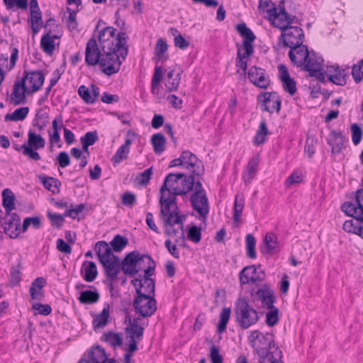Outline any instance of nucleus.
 Returning a JSON list of instances; mask_svg holds the SVG:
<instances>
[{
    "mask_svg": "<svg viewBox=\"0 0 363 363\" xmlns=\"http://www.w3.org/2000/svg\"><path fill=\"white\" fill-rule=\"evenodd\" d=\"M106 52L99 49L96 39L92 38L88 40L86 45L85 62L91 66L99 64L102 72L110 76L120 70L122 62L118 53Z\"/></svg>",
    "mask_w": 363,
    "mask_h": 363,
    "instance_id": "f257e3e1",
    "label": "nucleus"
},
{
    "mask_svg": "<svg viewBox=\"0 0 363 363\" xmlns=\"http://www.w3.org/2000/svg\"><path fill=\"white\" fill-rule=\"evenodd\" d=\"M196 181L193 175L186 176L183 173L167 174L160 189V198L169 203L177 202V195H186L191 191Z\"/></svg>",
    "mask_w": 363,
    "mask_h": 363,
    "instance_id": "f03ea898",
    "label": "nucleus"
},
{
    "mask_svg": "<svg viewBox=\"0 0 363 363\" xmlns=\"http://www.w3.org/2000/svg\"><path fill=\"white\" fill-rule=\"evenodd\" d=\"M341 208L347 215L354 218L346 220L343 224V230L358 235L363 239V182L362 188L356 191L355 201L345 202Z\"/></svg>",
    "mask_w": 363,
    "mask_h": 363,
    "instance_id": "7ed1b4c3",
    "label": "nucleus"
},
{
    "mask_svg": "<svg viewBox=\"0 0 363 363\" xmlns=\"http://www.w3.org/2000/svg\"><path fill=\"white\" fill-rule=\"evenodd\" d=\"M116 29L108 26L102 29L99 33V46L102 52L118 53L119 58L123 60L128 55L127 35L125 33H116Z\"/></svg>",
    "mask_w": 363,
    "mask_h": 363,
    "instance_id": "20e7f679",
    "label": "nucleus"
},
{
    "mask_svg": "<svg viewBox=\"0 0 363 363\" xmlns=\"http://www.w3.org/2000/svg\"><path fill=\"white\" fill-rule=\"evenodd\" d=\"M235 320L242 329L246 330L255 325L259 320L257 311L243 297L239 298L235 304Z\"/></svg>",
    "mask_w": 363,
    "mask_h": 363,
    "instance_id": "39448f33",
    "label": "nucleus"
},
{
    "mask_svg": "<svg viewBox=\"0 0 363 363\" xmlns=\"http://www.w3.org/2000/svg\"><path fill=\"white\" fill-rule=\"evenodd\" d=\"M249 340L257 351L259 359L267 357L269 354L272 356V352H274V348L280 350L274 343V336L272 333H262L258 330H254L250 335Z\"/></svg>",
    "mask_w": 363,
    "mask_h": 363,
    "instance_id": "423d86ee",
    "label": "nucleus"
},
{
    "mask_svg": "<svg viewBox=\"0 0 363 363\" xmlns=\"http://www.w3.org/2000/svg\"><path fill=\"white\" fill-rule=\"evenodd\" d=\"M150 263L149 267L145 269V274L139 275L138 278L131 281L135 286L138 295L155 296V281L150 278L155 269V262L152 258L145 257Z\"/></svg>",
    "mask_w": 363,
    "mask_h": 363,
    "instance_id": "0eeeda50",
    "label": "nucleus"
},
{
    "mask_svg": "<svg viewBox=\"0 0 363 363\" xmlns=\"http://www.w3.org/2000/svg\"><path fill=\"white\" fill-rule=\"evenodd\" d=\"M145 257L152 258L147 255H141L138 251H133L127 254L121 262L122 270L125 274L135 276L140 271L147 269L150 263Z\"/></svg>",
    "mask_w": 363,
    "mask_h": 363,
    "instance_id": "6e6552de",
    "label": "nucleus"
},
{
    "mask_svg": "<svg viewBox=\"0 0 363 363\" xmlns=\"http://www.w3.org/2000/svg\"><path fill=\"white\" fill-rule=\"evenodd\" d=\"M269 15V20L279 29L284 30L294 22L296 16L287 13L284 7V0L279 2L278 6L273 4V7L266 10Z\"/></svg>",
    "mask_w": 363,
    "mask_h": 363,
    "instance_id": "1a4fd4ad",
    "label": "nucleus"
},
{
    "mask_svg": "<svg viewBox=\"0 0 363 363\" xmlns=\"http://www.w3.org/2000/svg\"><path fill=\"white\" fill-rule=\"evenodd\" d=\"M168 201L164 200L163 198L159 199L160 205V216L163 218L164 225H174L175 224L180 225L181 237L184 240V234L183 232V221L181 216L179 215V208L176 203H168Z\"/></svg>",
    "mask_w": 363,
    "mask_h": 363,
    "instance_id": "9d476101",
    "label": "nucleus"
},
{
    "mask_svg": "<svg viewBox=\"0 0 363 363\" xmlns=\"http://www.w3.org/2000/svg\"><path fill=\"white\" fill-rule=\"evenodd\" d=\"M190 196L191 206L201 217L206 218L209 213L208 199L200 181H196L191 189Z\"/></svg>",
    "mask_w": 363,
    "mask_h": 363,
    "instance_id": "9b49d317",
    "label": "nucleus"
},
{
    "mask_svg": "<svg viewBox=\"0 0 363 363\" xmlns=\"http://www.w3.org/2000/svg\"><path fill=\"white\" fill-rule=\"evenodd\" d=\"M45 146V139L40 135H37L33 130H29L27 143L23 145V155L30 160L38 161L40 160V156L36 150L43 148Z\"/></svg>",
    "mask_w": 363,
    "mask_h": 363,
    "instance_id": "f8f14e48",
    "label": "nucleus"
},
{
    "mask_svg": "<svg viewBox=\"0 0 363 363\" xmlns=\"http://www.w3.org/2000/svg\"><path fill=\"white\" fill-rule=\"evenodd\" d=\"M136 313L143 317H150L157 310V302L154 296L138 295L133 301Z\"/></svg>",
    "mask_w": 363,
    "mask_h": 363,
    "instance_id": "ddd939ff",
    "label": "nucleus"
},
{
    "mask_svg": "<svg viewBox=\"0 0 363 363\" xmlns=\"http://www.w3.org/2000/svg\"><path fill=\"white\" fill-rule=\"evenodd\" d=\"M303 38V31L300 27L289 26L282 30L279 42L281 41L284 47L291 48L302 44Z\"/></svg>",
    "mask_w": 363,
    "mask_h": 363,
    "instance_id": "4468645a",
    "label": "nucleus"
},
{
    "mask_svg": "<svg viewBox=\"0 0 363 363\" xmlns=\"http://www.w3.org/2000/svg\"><path fill=\"white\" fill-rule=\"evenodd\" d=\"M323 60L314 52H311L308 57L303 64V69L309 72L311 77L316 78L320 82L325 81V74L323 72Z\"/></svg>",
    "mask_w": 363,
    "mask_h": 363,
    "instance_id": "2eb2a0df",
    "label": "nucleus"
},
{
    "mask_svg": "<svg viewBox=\"0 0 363 363\" xmlns=\"http://www.w3.org/2000/svg\"><path fill=\"white\" fill-rule=\"evenodd\" d=\"M181 156L182 167L196 176L202 175L204 173L203 162L191 152L189 150L183 151Z\"/></svg>",
    "mask_w": 363,
    "mask_h": 363,
    "instance_id": "dca6fc26",
    "label": "nucleus"
},
{
    "mask_svg": "<svg viewBox=\"0 0 363 363\" xmlns=\"http://www.w3.org/2000/svg\"><path fill=\"white\" fill-rule=\"evenodd\" d=\"M21 80L24 81V84H26L28 91L31 94L36 92L41 88L45 81V77L40 70H24L23 77Z\"/></svg>",
    "mask_w": 363,
    "mask_h": 363,
    "instance_id": "f3484780",
    "label": "nucleus"
},
{
    "mask_svg": "<svg viewBox=\"0 0 363 363\" xmlns=\"http://www.w3.org/2000/svg\"><path fill=\"white\" fill-rule=\"evenodd\" d=\"M259 98L262 111L269 113H272L274 111L279 112L281 101L277 93L266 92L260 95Z\"/></svg>",
    "mask_w": 363,
    "mask_h": 363,
    "instance_id": "a211bd4d",
    "label": "nucleus"
},
{
    "mask_svg": "<svg viewBox=\"0 0 363 363\" xmlns=\"http://www.w3.org/2000/svg\"><path fill=\"white\" fill-rule=\"evenodd\" d=\"M248 78L251 83L262 89H266L270 84L269 77L266 71L256 66L250 68Z\"/></svg>",
    "mask_w": 363,
    "mask_h": 363,
    "instance_id": "6ab92c4d",
    "label": "nucleus"
},
{
    "mask_svg": "<svg viewBox=\"0 0 363 363\" xmlns=\"http://www.w3.org/2000/svg\"><path fill=\"white\" fill-rule=\"evenodd\" d=\"M237 30L245 39L242 43L243 50H245L247 55H252L254 52L252 43L256 38L255 35L245 23L238 24L237 26Z\"/></svg>",
    "mask_w": 363,
    "mask_h": 363,
    "instance_id": "aec40b11",
    "label": "nucleus"
},
{
    "mask_svg": "<svg viewBox=\"0 0 363 363\" xmlns=\"http://www.w3.org/2000/svg\"><path fill=\"white\" fill-rule=\"evenodd\" d=\"M30 94L23 80L17 79L13 84L10 102L14 105L23 104L26 102V94Z\"/></svg>",
    "mask_w": 363,
    "mask_h": 363,
    "instance_id": "412c9836",
    "label": "nucleus"
},
{
    "mask_svg": "<svg viewBox=\"0 0 363 363\" xmlns=\"http://www.w3.org/2000/svg\"><path fill=\"white\" fill-rule=\"evenodd\" d=\"M10 218L6 220L2 223L4 233L7 234L11 238H16L21 233L20 222L21 219L19 216L16 213H11Z\"/></svg>",
    "mask_w": 363,
    "mask_h": 363,
    "instance_id": "4be33fe9",
    "label": "nucleus"
},
{
    "mask_svg": "<svg viewBox=\"0 0 363 363\" xmlns=\"http://www.w3.org/2000/svg\"><path fill=\"white\" fill-rule=\"evenodd\" d=\"M310 53L311 52L308 51V48L302 43L298 46L291 47L289 52V57L294 65L302 66Z\"/></svg>",
    "mask_w": 363,
    "mask_h": 363,
    "instance_id": "5701e85b",
    "label": "nucleus"
},
{
    "mask_svg": "<svg viewBox=\"0 0 363 363\" xmlns=\"http://www.w3.org/2000/svg\"><path fill=\"white\" fill-rule=\"evenodd\" d=\"M255 298L257 301H260L267 308H272L276 301V296L274 294V291L267 286L257 289L255 294Z\"/></svg>",
    "mask_w": 363,
    "mask_h": 363,
    "instance_id": "b1692460",
    "label": "nucleus"
},
{
    "mask_svg": "<svg viewBox=\"0 0 363 363\" xmlns=\"http://www.w3.org/2000/svg\"><path fill=\"white\" fill-rule=\"evenodd\" d=\"M278 68L284 90L293 96L296 92V82L290 77L287 67L284 65H279Z\"/></svg>",
    "mask_w": 363,
    "mask_h": 363,
    "instance_id": "393cba45",
    "label": "nucleus"
},
{
    "mask_svg": "<svg viewBox=\"0 0 363 363\" xmlns=\"http://www.w3.org/2000/svg\"><path fill=\"white\" fill-rule=\"evenodd\" d=\"M104 268L105 274L108 279L113 281L116 279L118 274L121 271V263L119 257L117 256L108 260L106 263H101Z\"/></svg>",
    "mask_w": 363,
    "mask_h": 363,
    "instance_id": "a878e982",
    "label": "nucleus"
},
{
    "mask_svg": "<svg viewBox=\"0 0 363 363\" xmlns=\"http://www.w3.org/2000/svg\"><path fill=\"white\" fill-rule=\"evenodd\" d=\"M95 251L99 257L100 263H106L108 260L116 257L112 249L106 241H99L95 244Z\"/></svg>",
    "mask_w": 363,
    "mask_h": 363,
    "instance_id": "bb28decb",
    "label": "nucleus"
},
{
    "mask_svg": "<svg viewBox=\"0 0 363 363\" xmlns=\"http://www.w3.org/2000/svg\"><path fill=\"white\" fill-rule=\"evenodd\" d=\"M81 274L86 281H94L98 275L96 264L92 261H85L82 265Z\"/></svg>",
    "mask_w": 363,
    "mask_h": 363,
    "instance_id": "cd10ccee",
    "label": "nucleus"
},
{
    "mask_svg": "<svg viewBox=\"0 0 363 363\" xmlns=\"http://www.w3.org/2000/svg\"><path fill=\"white\" fill-rule=\"evenodd\" d=\"M132 144V140L127 138L125 143L122 145L116 151V154L112 157L111 161L114 166L121 163L123 160L128 157L130 152V146Z\"/></svg>",
    "mask_w": 363,
    "mask_h": 363,
    "instance_id": "c85d7f7f",
    "label": "nucleus"
},
{
    "mask_svg": "<svg viewBox=\"0 0 363 363\" xmlns=\"http://www.w3.org/2000/svg\"><path fill=\"white\" fill-rule=\"evenodd\" d=\"M43 186L54 194L60 193L61 182L55 177L40 174L38 176Z\"/></svg>",
    "mask_w": 363,
    "mask_h": 363,
    "instance_id": "c756f323",
    "label": "nucleus"
},
{
    "mask_svg": "<svg viewBox=\"0 0 363 363\" xmlns=\"http://www.w3.org/2000/svg\"><path fill=\"white\" fill-rule=\"evenodd\" d=\"M256 271L257 269L254 265L248 266L242 269L239 274L240 284L243 285L250 282L256 283L260 281V278L254 276Z\"/></svg>",
    "mask_w": 363,
    "mask_h": 363,
    "instance_id": "7c9ffc66",
    "label": "nucleus"
},
{
    "mask_svg": "<svg viewBox=\"0 0 363 363\" xmlns=\"http://www.w3.org/2000/svg\"><path fill=\"white\" fill-rule=\"evenodd\" d=\"M328 143L332 148V152L338 154L343 147L344 138L340 132L333 130L328 139Z\"/></svg>",
    "mask_w": 363,
    "mask_h": 363,
    "instance_id": "2f4dec72",
    "label": "nucleus"
},
{
    "mask_svg": "<svg viewBox=\"0 0 363 363\" xmlns=\"http://www.w3.org/2000/svg\"><path fill=\"white\" fill-rule=\"evenodd\" d=\"M51 31L48 32L44 35L40 40V47L48 55H52L55 50L54 39L58 38L57 35H50Z\"/></svg>",
    "mask_w": 363,
    "mask_h": 363,
    "instance_id": "473e14b6",
    "label": "nucleus"
},
{
    "mask_svg": "<svg viewBox=\"0 0 363 363\" xmlns=\"http://www.w3.org/2000/svg\"><path fill=\"white\" fill-rule=\"evenodd\" d=\"M3 206L7 216L11 213V211L16 208L15 196L9 189H5L2 192Z\"/></svg>",
    "mask_w": 363,
    "mask_h": 363,
    "instance_id": "72a5a7b5",
    "label": "nucleus"
},
{
    "mask_svg": "<svg viewBox=\"0 0 363 363\" xmlns=\"http://www.w3.org/2000/svg\"><path fill=\"white\" fill-rule=\"evenodd\" d=\"M109 313L110 306L109 305H106L103 308L101 313L98 314L93 320L92 325L95 331L98 329L103 328L106 325L109 317Z\"/></svg>",
    "mask_w": 363,
    "mask_h": 363,
    "instance_id": "f704fd0d",
    "label": "nucleus"
},
{
    "mask_svg": "<svg viewBox=\"0 0 363 363\" xmlns=\"http://www.w3.org/2000/svg\"><path fill=\"white\" fill-rule=\"evenodd\" d=\"M45 279L38 277L34 280L30 288V294L32 299L40 300L43 296V288L45 286Z\"/></svg>",
    "mask_w": 363,
    "mask_h": 363,
    "instance_id": "c9c22d12",
    "label": "nucleus"
},
{
    "mask_svg": "<svg viewBox=\"0 0 363 363\" xmlns=\"http://www.w3.org/2000/svg\"><path fill=\"white\" fill-rule=\"evenodd\" d=\"M332 68H333V72L329 75V80L339 86L345 85L347 74L345 69L340 68L338 66L332 67Z\"/></svg>",
    "mask_w": 363,
    "mask_h": 363,
    "instance_id": "e433bc0d",
    "label": "nucleus"
},
{
    "mask_svg": "<svg viewBox=\"0 0 363 363\" xmlns=\"http://www.w3.org/2000/svg\"><path fill=\"white\" fill-rule=\"evenodd\" d=\"M277 238L273 233H267L264 238L265 247L262 250L263 254L272 255L278 247Z\"/></svg>",
    "mask_w": 363,
    "mask_h": 363,
    "instance_id": "4c0bfd02",
    "label": "nucleus"
},
{
    "mask_svg": "<svg viewBox=\"0 0 363 363\" xmlns=\"http://www.w3.org/2000/svg\"><path fill=\"white\" fill-rule=\"evenodd\" d=\"M100 294L95 289L94 291L86 290L82 291L79 297V301L83 304H92L99 301Z\"/></svg>",
    "mask_w": 363,
    "mask_h": 363,
    "instance_id": "58836bf2",
    "label": "nucleus"
},
{
    "mask_svg": "<svg viewBox=\"0 0 363 363\" xmlns=\"http://www.w3.org/2000/svg\"><path fill=\"white\" fill-rule=\"evenodd\" d=\"M258 164L259 160L257 158H253L249 161L247 171L242 175L243 180L246 184L250 183L255 177Z\"/></svg>",
    "mask_w": 363,
    "mask_h": 363,
    "instance_id": "ea45409f",
    "label": "nucleus"
},
{
    "mask_svg": "<svg viewBox=\"0 0 363 363\" xmlns=\"http://www.w3.org/2000/svg\"><path fill=\"white\" fill-rule=\"evenodd\" d=\"M151 143L155 152L160 155L165 150L166 138L162 133H155L151 138Z\"/></svg>",
    "mask_w": 363,
    "mask_h": 363,
    "instance_id": "a19ab883",
    "label": "nucleus"
},
{
    "mask_svg": "<svg viewBox=\"0 0 363 363\" xmlns=\"http://www.w3.org/2000/svg\"><path fill=\"white\" fill-rule=\"evenodd\" d=\"M245 206V199L243 196L237 195L235 199L233 208V220L235 222H240L242 212Z\"/></svg>",
    "mask_w": 363,
    "mask_h": 363,
    "instance_id": "79ce46f5",
    "label": "nucleus"
},
{
    "mask_svg": "<svg viewBox=\"0 0 363 363\" xmlns=\"http://www.w3.org/2000/svg\"><path fill=\"white\" fill-rule=\"evenodd\" d=\"M48 114L46 112L38 111L33 121V125L39 131H42L48 124Z\"/></svg>",
    "mask_w": 363,
    "mask_h": 363,
    "instance_id": "37998d69",
    "label": "nucleus"
},
{
    "mask_svg": "<svg viewBox=\"0 0 363 363\" xmlns=\"http://www.w3.org/2000/svg\"><path fill=\"white\" fill-rule=\"evenodd\" d=\"M29 108L28 107H21L16 109L11 114H6L5 116V121H23L28 114Z\"/></svg>",
    "mask_w": 363,
    "mask_h": 363,
    "instance_id": "c03bdc74",
    "label": "nucleus"
},
{
    "mask_svg": "<svg viewBox=\"0 0 363 363\" xmlns=\"http://www.w3.org/2000/svg\"><path fill=\"white\" fill-rule=\"evenodd\" d=\"M231 310L230 308H223L220 314V320L217 328V331L219 333H223L225 331L227 324L230 317Z\"/></svg>",
    "mask_w": 363,
    "mask_h": 363,
    "instance_id": "a18cd8bd",
    "label": "nucleus"
},
{
    "mask_svg": "<svg viewBox=\"0 0 363 363\" xmlns=\"http://www.w3.org/2000/svg\"><path fill=\"white\" fill-rule=\"evenodd\" d=\"M130 340L140 339L143 335V327L138 324L137 320L130 322V327L127 328Z\"/></svg>",
    "mask_w": 363,
    "mask_h": 363,
    "instance_id": "49530a36",
    "label": "nucleus"
},
{
    "mask_svg": "<svg viewBox=\"0 0 363 363\" xmlns=\"http://www.w3.org/2000/svg\"><path fill=\"white\" fill-rule=\"evenodd\" d=\"M269 133L266 121L264 120L262 121L259 123V128L257 131V133L254 138V143L256 145H259L264 143L265 136Z\"/></svg>",
    "mask_w": 363,
    "mask_h": 363,
    "instance_id": "de8ad7c7",
    "label": "nucleus"
},
{
    "mask_svg": "<svg viewBox=\"0 0 363 363\" xmlns=\"http://www.w3.org/2000/svg\"><path fill=\"white\" fill-rule=\"evenodd\" d=\"M181 81V73H178L175 77H174V72L170 71L167 74V81L166 83V87L169 91H176L179 86Z\"/></svg>",
    "mask_w": 363,
    "mask_h": 363,
    "instance_id": "09e8293b",
    "label": "nucleus"
},
{
    "mask_svg": "<svg viewBox=\"0 0 363 363\" xmlns=\"http://www.w3.org/2000/svg\"><path fill=\"white\" fill-rule=\"evenodd\" d=\"M103 340L114 347H119L123 343L121 336L118 333H115L113 332L105 333L103 336Z\"/></svg>",
    "mask_w": 363,
    "mask_h": 363,
    "instance_id": "8fccbe9b",
    "label": "nucleus"
},
{
    "mask_svg": "<svg viewBox=\"0 0 363 363\" xmlns=\"http://www.w3.org/2000/svg\"><path fill=\"white\" fill-rule=\"evenodd\" d=\"M162 67H156L152 79L151 91L152 94H157L159 90V84L162 79Z\"/></svg>",
    "mask_w": 363,
    "mask_h": 363,
    "instance_id": "3c124183",
    "label": "nucleus"
},
{
    "mask_svg": "<svg viewBox=\"0 0 363 363\" xmlns=\"http://www.w3.org/2000/svg\"><path fill=\"white\" fill-rule=\"evenodd\" d=\"M128 239L121 235H116L110 244L115 252H121L127 245Z\"/></svg>",
    "mask_w": 363,
    "mask_h": 363,
    "instance_id": "603ef678",
    "label": "nucleus"
},
{
    "mask_svg": "<svg viewBox=\"0 0 363 363\" xmlns=\"http://www.w3.org/2000/svg\"><path fill=\"white\" fill-rule=\"evenodd\" d=\"M256 240L252 234H247L246 236V250L247 255L252 259H255L257 256L255 250Z\"/></svg>",
    "mask_w": 363,
    "mask_h": 363,
    "instance_id": "864d4df0",
    "label": "nucleus"
},
{
    "mask_svg": "<svg viewBox=\"0 0 363 363\" xmlns=\"http://www.w3.org/2000/svg\"><path fill=\"white\" fill-rule=\"evenodd\" d=\"M250 55H247L245 53V50H244V52H241V50L240 48L238 49V53H237V63L236 66L237 67H239L242 69V74H246V70L247 67V58Z\"/></svg>",
    "mask_w": 363,
    "mask_h": 363,
    "instance_id": "5fc2aeb1",
    "label": "nucleus"
},
{
    "mask_svg": "<svg viewBox=\"0 0 363 363\" xmlns=\"http://www.w3.org/2000/svg\"><path fill=\"white\" fill-rule=\"evenodd\" d=\"M4 3L9 10H13L15 7L22 10L28 9V0H4Z\"/></svg>",
    "mask_w": 363,
    "mask_h": 363,
    "instance_id": "6e6d98bb",
    "label": "nucleus"
},
{
    "mask_svg": "<svg viewBox=\"0 0 363 363\" xmlns=\"http://www.w3.org/2000/svg\"><path fill=\"white\" fill-rule=\"evenodd\" d=\"M269 309L270 311L266 315V323L272 327L275 325L279 321V309L275 306Z\"/></svg>",
    "mask_w": 363,
    "mask_h": 363,
    "instance_id": "4d7b16f0",
    "label": "nucleus"
},
{
    "mask_svg": "<svg viewBox=\"0 0 363 363\" xmlns=\"http://www.w3.org/2000/svg\"><path fill=\"white\" fill-rule=\"evenodd\" d=\"M274 352H272V356L269 354L267 357H264L262 359H259L260 363H284L281 361L282 352L281 350H277L274 348Z\"/></svg>",
    "mask_w": 363,
    "mask_h": 363,
    "instance_id": "13d9d810",
    "label": "nucleus"
},
{
    "mask_svg": "<svg viewBox=\"0 0 363 363\" xmlns=\"http://www.w3.org/2000/svg\"><path fill=\"white\" fill-rule=\"evenodd\" d=\"M352 75L356 83H359L363 79V59L353 65Z\"/></svg>",
    "mask_w": 363,
    "mask_h": 363,
    "instance_id": "bf43d9fd",
    "label": "nucleus"
},
{
    "mask_svg": "<svg viewBox=\"0 0 363 363\" xmlns=\"http://www.w3.org/2000/svg\"><path fill=\"white\" fill-rule=\"evenodd\" d=\"M152 174V167H150L147 169H145L144 172L138 174L136 177V180L138 181V184L143 186L147 185L150 179L151 176Z\"/></svg>",
    "mask_w": 363,
    "mask_h": 363,
    "instance_id": "052dcab7",
    "label": "nucleus"
},
{
    "mask_svg": "<svg viewBox=\"0 0 363 363\" xmlns=\"http://www.w3.org/2000/svg\"><path fill=\"white\" fill-rule=\"evenodd\" d=\"M99 139L98 133L96 131H89L84 134L80 138L82 144H86L89 146L93 145Z\"/></svg>",
    "mask_w": 363,
    "mask_h": 363,
    "instance_id": "680f3d73",
    "label": "nucleus"
},
{
    "mask_svg": "<svg viewBox=\"0 0 363 363\" xmlns=\"http://www.w3.org/2000/svg\"><path fill=\"white\" fill-rule=\"evenodd\" d=\"M187 238L191 241L199 243L201 239V229L196 225L191 226L189 230Z\"/></svg>",
    "mask_w": 363,
    "mask_h": 363,
    "instance_id": "e2e57ef3",
    "label": "nucleus"
},
{
    "mask_svg": "<svg viewBox=\"0 0 363 363\" xmlns=\"http://www.w3.org/2000/svg\"><path fill=\"white\" fill-rule=\"evenodd\" d=\"M351 131L352 142L355 145H357L362 140L363 135L362 130L357 123H354L351 125Z\"/></svg>",
    "mask_w": 363,
    "mask_h": 363,
    "instance_id": "0e129e2a",
    "label": "nucleus"
},
{
    "mask_svg": "<svg viewBox=\"0 0 363 363\" xmlns=\"http://www.w3.org/2000/svg\"><path fill=\"white\" fill-rule=\"evenodd\" d=\"M121 203L131 208L136 203V196L133 193L126 191L121 196Z\"/></svg>",
    "mask_w": 363,
    "mask_h": 363,
    "instance_id": "69168bd1",
    "label": "nucleus"
},
{
    "mask_svg": "<svg viewBox=\"0 0 363 363\" xmlns=\"http://www.w3.org/2000/svg\"><path fill=\"white\" fill-rule=\"evenodd\" d=\"M78 94L86 104H94L91 93L84 85L79 87Z\"/></svg>",
    "mask_w": 363,
    "mask_h": 363,
    "instance_id": "338daca9",
    "label": "nucleus"
},
{
    "mask_svg": "<svg viewBox=\"0 0 363 363\" xmlns=\"http://www.w3.org/2000/svg\"><path fill=\"white\" fill-rule=\"evenodd\" d=\"M210 359L212 363H223V357L220 354L219 348L216 345L211 347Z\"/></svg>",
    "mask_w": 363,
    "mask_h": 363,
    "instance_id": "774afa93",
    "label": "nucleus"
}]
</instances>
